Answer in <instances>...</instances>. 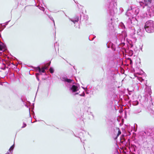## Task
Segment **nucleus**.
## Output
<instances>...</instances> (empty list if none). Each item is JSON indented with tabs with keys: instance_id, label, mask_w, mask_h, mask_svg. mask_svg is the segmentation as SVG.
I'll use <instances>...</instances> for the list:
<instances>
[{
	"instance_id": "nucleus-1",
	"label": "nucleus",
	"mask_w": 154,
	"mask_h": 154,
	"mask_svg": "<svg viewBox=\"0 0 154 154\" xmlns=\"http://www.w3.org/2000/svg\"><path fill=\"white\" fill-rule=\"evenodd\" d=\"M60 79L65 82L66 86L69 88L70 92L73 94H78L80 93L79 91L80 88L79 84L75 83L73 80L68 79L65 76L61 77Z\"/></svg>"
},
{
	"instance_id": "nucleus-2",
	"label": "nucleus",
	"mask_w": 154,
	"mask_h": 154,
	"mask_svg": "<svg viewBox=\"0 0 154 154\" xmlns=\"http://www.w3.org/2000/svg\"><path fill=\"white\" fill-rule=\"evenodd\" d=\"M105 7L109 14L113 16L117 13V0H105Z\"/></svg>"
},
{
	"instance_id": "nucleus-3",
	"label": "nucleus",
	"mask_w": 154,
	"mask_h": 154,
	"mask_svg": "<svg viewBox=\"0 0 154 154\" xmlns=\"http://www.w3.org/2000/svg\"><path fill=\"white\" fill-rule=\"evenodd\" d=\"M144 2L139 1L140 5L142 8L145 6H147L149 9L147 10L148 14L150 17L154 16V7H151L152 0H143Z\"/></svg>"
},
{
	"instance_id": "nucleus-4",
	"label": "nucleus",
	"mask_w": 154,
	"mask_h": 154,
	"mask_svg": "<svg viewBox=\"0 0 154 154\" xmlns=\"http://www.w3.org/2000/svg\"><path fill=\"white\" fill-rule=\"evenodd\" d=\"M127 36V33L125 30L122 32L121 34H118L116 37V39H118L120 42L118 43L117 41H116L117 45H121L122 46H124L125 45L124 42Z\"/></svg>"
},
{
	"instance_id": "nucleus-5",
	"label": "nucleus",
	"mask_w": 154,
	"mask_h": 154,
	"mask_svg": "<svg viewBox=\"0 0 154 154\" xmlns=\"http://www.w3.org/2000/svg\"><path fill=\"white\" fill-rule=\"evenodd\" d=\"M140 9L137 8H133L132 6L129 7L127 10L126 15L128 16L131 17L132 18L136 16L139 13Z\"/></svg>"
},
{
	"instance_id": "nucleus-6",
	"label": "nucleus",
	"mask_w": 154,
	"mask_h": 154,
	"mask_svg": "<svg viewBox=\"0 0 154 154\" xmlns=\"http://www.w3.org/2000/svg\"><path fill=\"white\" fill-rule=\"evenodd\" d=\"M145 29L148 33L154 32V21L149 20L146 21L144 26Z\"/></svg>"
},
{
	"instance_id": "nucleus-7",
	"label": "nucleus",
	"mask_w": 154,
	"mask_h": 154,
	"mask_svg": "<svg viewBox=\"0 0 154 154\" xmlns=\"http://www.w3.org/2000/svg\"><path fill=\"white\" fill-rule=\"evenodd\" d=\"M137 20L136 18H129L126 21V26L128 27V29L134 27V26L137 24Z\"/></svg>"
},
{
	"instance_id": "nucleus-8",
	"label": "nucleus",
	"mask_w": 154,
	"mask_h": 154,
	"mask_svg": "<svg viewBox=\"0 0 154 154\" xmlns=\"http://www.w3.org/2000/svg\"><path fill=\"white\" fill-rule=\"evenodd\" d=\"M107 93L109 97H113V98L117 96V94H116L115 88L114 87L109 88Z\"/></svg>"
},
{
	"instance_id": "nucleus-9",
	"label": "nucleus",
	"mask_w": 154,
	"mask_h": 154,
	"mask_svg": "<svg viewBox=\"0 0 154 154\" xmlns=\"http://www.w3.org/2000/svg\"><path fill=\"white\" fill-rule=\"evenodd\" d=\"M36 68L38 72L36 73L35 75L39 76L40 75H42V73H45V75H47V74L45 73V71L44 69H42L39 66L36 67Z\"/></svg>"
},
{
	"instance_id": "nucleus-10",
	"label": "nucleus",
	"mask_w": 154,
	"mask_h": 154,
	"mask_svg": "<svg viewBox=\"0 0 154 154\" xmlns=\"http://www.w3.org/2000/svg\"><path fill=\"white\" fill-rule=\"evenodd\" d=\"M140 135L142 136L143 140L144 139H146L147 136H149L150 134L149 133H146V131H142L140 132Z\"/></svg>"
},
{
	"instance_id": "nucleus-11",
	"label": "nucleus",
	"mask_w": 154,
	"mask_h": 154,
	"mask_svg": "<svg viewBox=\"0 0 154 154\" xmlns=\"http://www.w3.org/2000/svg\"><path fill=\"white\" fill-rule=\"evenodd\" d=\"M80 22H81V21L82 22L84 21L85 22L88 19V17L87 15H85L83 13H82V14H80Z\"/></svg>"
},
{
	"instance_id": "nucleus-12",
	"label": "nucleus",
	"mask_w": 154,
	"mask_h": 154,
	"mask_svg": "<svg viewBox=\"0 0 154 154\" xmlns=\"http://www.w3.org/2000/svg\"><path fill=\"white\" fill-rule=\"evenodd\" d=\"M112 20V18H111L110 21H109L108 25V29L110 32H112L113 30L114 29L113 26L111 21Z\"/></svg>"
},
{
	"instance_id": "nucleus-13",
	"label": "nucleus",
	"mask_w": 154,
	"mask_h": 154,
	"mask_svg": "<svg viewBox=\"0 0 154 154\" xmlns=\"http://www.w3.org/2000/svg\"><path fill=\"white\" fill-rule=\"evenodd\" d=\"M106 45L107 48L110 47L113 51H115L116 49L115 45L113 43H112L111 42H109V43L107 42L106 43Z\"/></svg>"
},
{
	"instance_id": "nucleus-14",
	"label": "nucleus",
	"mask_w": 154,
	"mask_h": 154,
	"mask_svg": "<svg viewBox=\"0 0 154 154\" xmlns=\"http://www.w3.org/2000/svg\"><path fill=\"white\" fill-rule=\"evenodd\" d=\"M144 32V29L143 28L141 29L140 28H139V29H138L137 31V34L140 36H142L143 35Z\"/></svg>"
},
{
	"instance_id": "nucleus-15",
	"label": "nucleus",
	"mask_w": 154,
	"mask_h": 154,
	"mask_svg": "<svg viewBox=\"0 0 154 154\" xmlns=\"http://www.w3.org/2000/svg\"><path fill=\"white\" fill-rule=\"evenodd\" d=\"M6 50V45L0 41V51H4Z\"/></svg>"
},
{
	"instance_id": "nucleus-16",
	"label": "nucleus",
	"mask_w": 154,
	"mask_h": 154,
	"mask_svg": "<svg viewBox=\"0 0 154 154\" xmlns=\"http://www.w3.org/2000/svg\"><path fill=\"white\" fill-rule=\"evenodd\" d=\"M136 149L137 147L136 146L133 144H131L129 148L130 151L133 153L136 152Z\"/></svg>"
},
{
	"instance_id": "nucleus-17",
	"label": "nucleus",
	"mask_w": 154,
	"mask_h": 154,
	"mask_svg": "<svg viewBox=\"0 0 154 154\" xmlns=\"http://www.w3.org/2000/svg\"><path fill=\"white\" fill-rule=\"evenodd\" d=\"M128 30L130 32V35H135V28L132 27L131 28L128 29Z\"/></svg>"
},
{
	"instance_id": "nucleus-18",
	"label": "nucleus",
	"mask_w": 154,
	"mask_h": 154,
	"mask_svg": "<svg viewBox=\"0 0 154 154\" xmlns=\"http://www.w3.org/2000/svg\"><path fill=\"white\" fill-rule=\"evenodd\" d=\"M120 142L122 143L123 146H125L127 144V142L126 141V140L125 138H121L120 140Z\"/></svg>"
},
{
	"instance_id": "nucleus-19",
	"label": "nucleus",
	"mask_w": 154,
	"mask_h": 154,
	"mask_svg": "<svg viewBox=\"0 0 154 154\" xmlns=\"http://www.w3.org/2000/svg\"><path fill=\"white\" fill-rule=\"evenodd\" d=\"M126 52L127 53L128 56L130 57L132 56L134 54V51L132 50H126Z\"/></svg>"
},
{
	"instance_id": "nucleus-20",
	"label": "nucleus",
	"mask_w": 154,
	"mask_h": 154,
	"mask_svg": "<svg viewBox=\"0 0 154 154\" xmlns=\"http://www.w3.org/2000/svg\"><path fill=\"white\" fill-rule=\"evenodd\" d=\"M79 20V17L78 16H75L74 18L72 19L71 21L72 22L74 23H75L76 22H78Z\"/></svg>"
},
{
	"instance_id": "nucleus-21",
	"label": "nucleus",
	"mask_w": 154,
	"mask_h": 154,
	"mask_svg": "<svg viewBox=\"0 0 154 154\" xmlns=\"http://www.w3.org/2000/svg\"><path fill=\"white\" fill-rule=\"evenodd\" d=\"M119 26L122 29H125V26L122 22H121L119 23Z\"/></svg>"
},
{
	"instance_id": "nucleus-22",
	"label": "nucleus",
	"mask_w": 154,
	"mask_h": 154,
	"mask_svg": "<svg viewBox=\"0 0 154 154\" xmlns=\"http://www.w3.org/2000/svg\"><path fill=\"white\" fill-rule=\"evenodd\" d=\"M146 131V133L150 134L149 136H151V134L152 133V130L151 129H148Z\"/></svg>"
},
{
	"instance_id": "nucleus-23",
	"label": "nucleus",
	"mask_w": 154,
	"mask_h": 154,
	"mask_svg": "<svg viewBox=\"0 0 154 154\" xmlns=\"http://www.w3.org/2000/svg\"><path fill=\"white\" fill-rule=\"evenodd\" d=\"M96 37V36L94 35H93L90 36L89 37V39L90 41L93 40Z\"/></svg>"
},
{
	"instance_id": "nucleus-24",
	"label": "nucleus",
	"mask_w": 154,
	"mask_h": 154,
	"mask_svg": "<svg viewBox=\"0 0 154 154\" xmlns=\"http://www.w3.org/2000/svg\"><path fill=\"white\" fill-rule=\"evenodd\" d=\"M49 70L50 73L51 74H53L54 72V68L52 67H51L50 68Z\"/></svg>"
},
{
	"instance_id": "nucleus-25",
	"label": "nucleus",
	"mask_w": 154,
	"mask_h": 154,
	"mask_svg": "<svg viewBox=\"0 0 154 154\" xmlns=\"http://www.w3.org/2000/svg\"><path fill=\"white\" fill-rule=\"evenodd\" d=\"M14 144H13V145H12L10 148L9 149V150L11 152H12L13 150V149L14 148Z\"/></svg>"
},
{
	"instance_id": "nucleus-26",
	"label": "nucleus",
	"mask_w": 154,
	"mask_h": 154,
	"mask_svg": "<svg viewBox=\"0 0 154 154\" xmlns=\"http://www.w3.org/2000/svg\"><path fill=\"white\" fill-rule=\"evenodd\" d=\"M131 37H132V38L134 40V41H136L137 40V38L135 37V35H130Z\"/></svg>"
},
{
	"instance_id": "nucleus-27",
	"label": "nucleus",
	"mask_w": 154,
	"mask_h": 154,
	"mask_svg": "<svg viewBox=\"0 0 154 154\" xmlns=\"http://www.w3.org/2000/svg\"><path fill=\"white\" fill-rule=\"evenodd\" d=\"M118 129H119V130H118V133L117 135V136H116L117 137H118L121 134V131L119 130V128H118Z\"/></svg>"
},
{
	"instance_id": "nucleus-28",
	"label": "nucleus",
	"mask_w": 154,
	"mask_h": 154,
	"mask_svg": "<svg viewBox=\"0 0 154 154\" xmlns=\"http://www.w3.org/2000/svg\"><path fill=\"white\" fill-rule=\"evenodd\" d=\"M39 9H40L41 10L44 11L45 10L44 8L43 7H40L39 8Z\"/></svg>"
},
{
	"instance_id": "nucleus-29",
	"label": "nucleus",
	"mask_w": 154,
	"mask_h": 154,
	"mask_svg": "<svg viewBox=\"0 0 154 154\" xmlns=\"http://www.w3.org/2000/svg\"><path fill=\"white\" fill-rule=\"evenodd\" d=\"M85 93L84 91H83V92L82 94H79V96H83V97L84 96H85Z\"/></svg>"
},
{
	"instance_id": "nucleus-30",
	"label": "nucleus",
	"mask_w": 154,
	"mask_h": 154,
	"mask_svg": "<svg viewBox=\"0 0 154 154\" xmlns=\"http://www.w3.org/2000/svg\"><path fill=\"white\" fill-rule=\"evenodd\" d=\"M26 126V124L24 122L23 123V126L22 127V128H23L25 127Z\"/></svg>"
},
{
	"instance_id": "nucleus-31",
	"label": "nucleus",
	"mask_w": 154,
	"mask_h": 154,
	"mask_svg": "<svg viewBox=\"0 0 154 154\" xmlns=\"http://www.w3.org/2000/svg\"><path fill=\"white\" fill-rule=\"evenodd\" d=\"M48 68L47 67H42V68H41L42 69H44L45 71V70H48Z\"/></svg>"
},
{
	"instance_id": "nucleus-32",
	"label": "nucleus",
	"mask_w": 154,
	"mask_h": 154,
	"mask_svg": "<svg viewBox=\"0 0 154 154\" xmlns=\"http://www.w3.org/2000/svg\"><path fill=\"white\" fill-rule=\"evenodd\" d=\"M10 21V20H9V21H7V22H6L5 23V24H5V25H4V27H6V25H7L8 24V23H9Z\"/></svg>"
},
{
	"instance_id": "nucleus-33",
	"label": "nucleus",
	"mask_w": 154,
	"mask_h": 154,
	"mask_svg": "<svg viewBox=\"0 0 154 154\" xmlns=\"http://www.w3.org/2000/svg\"><path fill=\"white\" fill-rule=\"evenodd\" d=\"M49 18H50V19H51V20H52V21H53V22H54V25L55 26L54 21V19H53V18L52 17H49Z\"/></svg>"
},
{
	"instance_id": "nucleus-34",
	"label": "nucleus",
	"mask_w": 154,
	"mask_h": 154,
	"mask_svg": "<svg viewBox=\"0 0 154 154\" xmlns=\"http://www.w3.org/2000/svg\"><path fill=\"white\" fill-rule=\"evenodd\" d=\"M36 76V79H37V80L38 81H40V80H39V77H38V75H35Z\"/></svg>"
},
{
	"instance_id": "nucleus-35",
	"label": "nucleus",
	"mask_w": 154,
	"mask_h": 154,
	"mask_svg": "<svg viewBox=\"0 0 154 154\" xmlns=\"http://www.w3.org/2000/svg\"><path fill=\"white\" fill-rule=\"evenodd\" d=\"M33 118H34V119H35V122H37V120H36V116H33Z\"/></svg>"
},
{
	"instance_id": "nucleus-36",
	"label": "nucleus",
	"mask_w": 154,
	"mask_h": 154,
	"mask_svg": "<svg viewBox=\"0 0 154 154\" xmlns=\"http://www.w3.org/2000/svg\"><path fill=\"white\" fill-rule=\"evenodd\" d=\"M120 10L122 11L121 12H122L123 11V9L122 8H120Z\"/></svg>"
},
{
	"instance_id": "nucleus-37",
	"label": "nucleus",
	"mask_w": 154,
	"mask_h": 154,
	"mask_svg": "<svg viewBox=\"0 0 154 154\" xmlns=\"http://www.w3.org/2000/svg\"><path fill=\"white\" fill-rule=\"evenodd\" d=\"M130 47L131 48H132L133 47V45L132 44H130Z\"/></svg>"
},
{
	"instance_id": "nucleus-38",
	"label": "nucleus",
	"mask_w": 154,
	"mask_h": 154,
	"mask_svg": "<svg viewBox=\"0 0 154 154\" xmlns=\"http://www.w3.org/2000/svg\"><path fill=\"white\" fill-rule=\"evenodd\" d=\"M29 116H30V117H31V116H30V109H29Z\"/></svg>"
},
{
	"instance_id": "nucleus-39",
	"label": "nucleus",
	"mask_w": 154,
	"mask_h": 154,
	"mask_svg": "<svg viewBox=\"0 0 154 154\" xmlns=\"http://www.w3.org/2000/svg\"><path fill=\"white\" fill-rule=\"evenodd\" d=\"M25 106L26 107H27L28 108V106L26 105V104H25Z\"/></svg>"
},
{
	"instance_id": "nucleus-40",
	"label": "nucleus",
	"mask_w": 154,
	"mask_h": 154,
	"mask_svg": "<svg viewBox=\"0 0 154 154\" xmlns=\"http://www.w3.org/2000/svg\"><path fill=\"white\" fill-rule=\"evenodd\" d=\"M6 154H10V153H9V152H7V153H6Z\"/></svg>"
},
{
	"instance_id": "nucleus-41",
	"label": "nucleus",
	"mask_w": 154,
	"mask_h": 154,
	"mask_svg": "<svg viewBox=\"0 0 154 154\" xmlns=\"http://www.w3.org/2000/svg\"><path fill=\"white\" fill-rule=\"evenodd\" d=\"M2 30H0V32H1ZM1 37V34L0 33V37Z\"/></svg>"
},
{
	"instance_id": "nucleus-42",
	"label": "nucleus",
	"mask_w": 154,
	"mask_h": 154,
	"mask_svg": "<svg viewBox=\"0 0 154 154\" xmlns=\"http://www.w3.org/2000/svg\"><path fill=\"white\" fill-rule=\"evenodd\" d=\"M12 75H13V76H14V77L15 75H14V74H12Z\"/></svg>"
},
{
	"instance_id": "nucleus-43",
	"label": "nucleus",
	"mask_w": 154,
	"mask_h": 154,
	"mask_svg": "<svg viewBox=\"0 0 154 154\" xmlns=\"http://www.w3.org/2000/svg\"><path fill=\"white\" fill-rule=\"evenodd\" d=\"M34 103H33V104H32V105L33 106H34Z\"/></svg>"
},
{
	"instance_id": "nucleus-44",
	"label": "nucleus",
	"mask_w": 154,
	"mask_h": 154,
	"mask_svg": "<svg viewBox=\"0 0 154 154\" xmlns=\"http://www.w3.org/2000/svg\"><path fill=\"white\" fill-rule=\"evenodd\" d=\"M21 100H22V102H23V101L22 99H21Z\"/></svg>"
},
{
	"instance_id": "nucleus-45",
	"label": "nucleus",
	"mask_w": 154,
	"mask_h": 154,
	"mask_svg": "<svg viewBox=\"0 0 154 154\" xmlns=\"http://www.w3.org/2000/svg\"><path fill=\"white\" fill-rule=\"evenodd\" d=\"M142 72H143L144 73V72H143V71L142 70Z\"/></svg>"
},
{
	"instance_id": "nucleus-46",
	"label": "nucleus",
	"mask_w": 154,
	"mask_h": 154,
	"mask_svg": "<svg viewBox=\"0 0 154 154\" xmlns=\"http://www.w3.org/2000/svg\"><path fill=\"white\" fill-rule=\"evenodd\" d=\"M2 23H1V24H0V25H2Z\"/></svg>"
},
{
	"instance_id": "nucleus-47",
	"label": "nucleus",
	"mask_w": 154,
	"mask_h": 154,
	"mask_svg": "<svg viewBox=\"0 0 154 154\" xmlns=\"http://www.w3.org/2000/svg\"><path fill=\"white\" fill-rule=\"evenodd\" d=\"M138 104V102H137V104Z\"/></svg>"
},
{
	"instance_id": "nucleus-48",
	"label": "nucleus",
	"mask_w": 154,
	"mask_h": 154,
	"mask_svg": "<svg viewBox=\"0 0 154 154\" xmlns=\"http://www.w3.org/2000/svg\"><path fill=\"white\" fill-rule=\"evenodd\" d=\"M74 136L76 137H77V136H76V135L75 134H74Z\"/></svg>"
},
{
	"instance_id": "nucleus-49",
	"label": "nucleus",
	"mask_w": 154,
	"mask_h": 154,
	"mask_svg": "<svg viewBox=\"0 0 154 154\" xmlns=\"http://www.w3.org/2000/svg\"><path fill=\"white\" fill-rule=\"evenodd\" d=\"M31 122L32 123V119L31 120Z\"/></svg>"
},
{
	"instance_id": "nucleus-50",
	"label": "nucleus",
	"mask_w": 154,
	"mask_h": 154,
	"mask_svg": "<svg viewBox=\"0 0 154 154\" xmlns=\"http://www.w3.org/2000/svg\"><path fill=\"white\" fill-rule=\"evenodd\" d=\"M152 104L153 105V103L152 102Z\"/></svg>"
},
{
	"instance_id": "nucleus-51",
	"label": "nucleus",
	"mask_w": 154,
	"mask_h": 154,
	"mask_svg": "<svg viewBox=\"0 0 154 154\" xmlns=\"http://www.w3.org/2000/svg\"><path fill=\"white\" fill-rule=\"evenodd\" d=\"M152 100V99H151V101Z\"/></svg>"
},
{
	"instance_id": "nucleus-52",
	"label": "nucleus",
	"mask_w": 154,
	"mask_h": 154,
	"mask_svg": "<svg viewBox=\"0 0 154 154\" xmlns=\"http://www.w3.org/2000/svg\"><path fill=\"white\" fill-rule=\"evenodd\" d=\"M141 112V111H140V112H139V113L140 112Z\"/></svg>"
}]
</instances>
